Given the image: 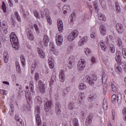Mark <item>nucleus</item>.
Instances as JSON below:
<instances>
[{"instance_id":"47","label":"nucleus","mask_w":126,"mask_h":126,"mask_svg":"<svg viewBox=\"0 0 126 126\" xmlns=\"http://www.w3.org/2000/svg\"><path fill=\"white\" fill-rule=\"evenodd\" d=\"M2 8L4 12H6V6L5 5V2H4V1L2 2Z\"/></svg>"},{"instance_id":"55","label":"nucleus","mask_w":126,"mask_h":126,"mask_svg":"<svg viewBox=\"0 0 126 126\" xmlns=\"http://www.w3.org/2000/svg\"><path fill=\"white\" fill-rule=\"evenodd\" d=\"M35 112L37 113V114H40L41 111L40 110V106H36L35 107Z\"/></svg>"},{"instance_id":"64","label":"nucleus","mask_w":126,"mask_h":126,"mask_svg":"<svg viewBox=\"0 0 126 126\" xmlns=\"http://www.w3.org/2000/svg\"><path fill=\"white\" fill-rule=\"evenodd\" d=\"M91 61L93 63H96V61L95 60V58L92 57L91 59Z\"/></svg>"},{"instance_id":"31","label":"nucleus","mask_w":126,"mask_h":126,"mask_svg":"<svg viewBox=\"0 0 126 126\" xmlns=\"http://www.w3.org/2000/svg\"><path fill=\"white\" fill-rule=\"evenodd\" d=\"M8 53L7 52H5L3 53V60L4 63H6L8 62Z\"/></svg>"},{"instance_id":"35","label":"nucleus","mask_w":126,"mask_h":126,"mask_svg":"<svg viewBox=\"0 0 126 126\" xmlns=\"http://www.w3.org/2000/svg\"><path fill=\"white\" fill-rule=\"evenodd\" d=\"M79 90H84L86 89V85L83 83H81L79 86Z\"/></svg>"},{"instance_id":"36","label":"nucleus","mask_w":126,"mask_h":126,"mask_svg":"<svg viewBox=\"0 0 126 126\" xmlns=\"http://www.w3.org/2000/svg\"><path fill=\"white\" fill-rule=\"evenodd\" d=\"M69 88H67L63 90V93L62 94L63 97H65V95H67L68 94V92H69Z\"/></svg>"},{"instance_id":"62","label":"nucleus","mask_w":126,"mask_h":126,"mask_svg":"<svg viewBox=\"0 0 126 126\" xmlns=\"http://www.w3.org/2000/svg\"><path fill=\"white\" fill-rule=\"evenodd\" d=\"M34 28L36 32H39V28H38V25L37 24H34Z\"/></svg>"},{"instance_id":"52","label":"nucleus","mask_w":126,"mask_h":126,"mask_svg":"<svg viewBox=\"0 0 126 126\" xmlns=\"http://www.w3.org/2000/svg\"><path fill=\"white\" fill-rule=\"evenodd\" d=\"M109 85L110 87H111L112 91H116V87H115V85H114V84H113V83H110Z\"/></svg>"},{"instance_id":"59","label":"nucleus","mask_w":126,"mask_h":126,"mask_svg":"<svg viewBox=\"0 0 126 126\" xmlns=\"http://www.w3.org/2000/svg\"><path fill=\"white\" fill-rule=\"evenodd\" d=\"M95 37H96V32H94L93 33L91 34V38H92V39H94Z\"/></svg>"},{"instance_id":"44","label":"nucleus","mask_w":126,"mask_h":126,"mask_svg":"<svg viewBox=\"0 0 126 126\" xmlns=\"http://www.w3.org/2000/svg\"><path fill=\"white\" fill-rule=\"evenodd\" d=\"M46 19L47 20L48 23H49V24L50 25L52 24V18H51V16L50 15L46 16Z\"/></svg>"},{"instance_id":"1","label":"nucleus","mask_w":126,"mask_h":126,"mask_svg":"<svg viewBox=\"0 0 126 126\" xmlns=\"http://www.w3.org/2000/svg\"><path fill=\"white\" fill-rule=\"evenodd\" d=\"M11 35H10V40L12 44V46L15 50H18L19 48V42H18V38L14 32H12Z\"/></svg>"},{"instance_id":"46","label":"nucleus","mask_w":126,"mask_h":126,"mask_svg":"<svg viewBox=\"0 0 126 126\" xmlns=\"http://www.w3.org/2000/svg\"><path fill=\"white\" fill-rule=\"evenodd\" d=\"M103 108L104 111H107L108 109V103L106 101L103 102Z\"/></svg>"},{"instance_id":"37","label":"nucleus","mask_w":126,"mask_h":126,"mask_svg":"<svg viewBox=\"0 0 126 126\" xmlns=\"http://www.w3.org/2000/svg\"><path fill=\"white\" fill-rule=\"evenodd\" d=\"M16 67L17 72H18V73H21V69L20 68V66L19 65V63L18 62H16Z\"/></svg>"},{"instance_id":"13","label":"nucleus","mask_w":126,"mask_h":126,"mask_svg":"<svg viewBox=\"0 0 126 126\" xmlns=\"http://www.w3.org/2000/svg\"><path fill=\"white\" fill-rule=\"evenodd\" d=\"M93 120V115H90L87 117V119L86 120L85 125L87 126H89L91 125L92 123V121Z\"/></svg>"},{"instance_id":"23","label":"nucleus","mask_w":126,"mask_h":126,"mask_svg":"<svg viewBox=\"0 0 126 126\" xmlns=\"http://www.w3.org/2000/svg\"><path fill=\"white\" fill-rule=\"evenodd\" d=\"M109 50L111 54H114L116 52V49L115 48V45L113 43H108Z\"/></svg>"},{"instance_id":"28","label":"nucleus","mask_w":126,"mask_h":126,"mask_svg":"<svg viewBox=\"0 0 126 126\" xmlns=\"http://www.w3.org/2000/svg\"><path fill=\"white\" fill-rule=\"evenodd\" d=\"M111 101L113 103V104H116V101H117L118 103H119V95H116V94H113L111 96Z\"/></svg>"},{"instance_id":"51","label":"nucleus","mask_w":126,"mask_h":126,"mask_svg":"<svg viewBox=\"0 0 126 126\" xmlns=\"http://www.w3.org/2000/svg\"><path fill=\"white\" fill-rule=\"evenodd\" d=\"M2 28H7V23L5 21H3L2 22Z\"/></svg>"},{"instance_id":"18","label":"nucleus","mask_w":126,"mask_h":126,"mask_svg":"<svg viewBox=\"0 0 126 126\" xmlns=\"http://www.w3.org/2000/svg\"><path fill=\"white\" fill-rule=\"evenodd\" d=\"M48 64L50 68H53L54 66H55V61L53 57H51L49 58Z\"/></svg>"},{"instance_id":"50","label":"nucleus","mask_w":126,"mask_h":126,"mask_svg":"<svg viewBox=\"0 0 126 126\" xmlns=\"http://www.w3.org/2000/svg\"><path fill=\"white\" fill-rule=\"evenodd\" d=\"M85 53L86 55H90V54H91V50H90V49L89 48H86L85 49Z\"/></svg>"},{"instance_id":"40","label":"nucleus","mask_w":126,"mask_h":126,"mask_svg":"<svg viewBox=\"0 0 126 126\" xmlns=\"http://www.w3.org/2000/svg\"><path fill=\"white\" fill-rule=\"evenodd\" d=\"M73 124L74 126H79V123H78V119L74 118L73 119Z\"/></svg>"},{"instance_id":"45","label":"nucleus","mask_w":126,"mask_h":126,"mask_svg":"<svg viewBox=\"0 0 126 126\" xmlns=\"http://www.w3.org/2000/svg\"><path fill=\"white\" fill-rule=\"evenodd\" d=\"M118 46H119V47H121V48H123V41H122V39L121 38L118 39Z\"/></svg>"},{"instance_id":"20","label":"nucleus","mask_w":126,"mask_h":126,"mask_svg":"<svg viewBox=\"0 0 126 126\" xmlns=\"http://www.w3.org/2000/svg\"><path fill=\"white\" fill-rule=\"evenodd\" d=\"M37 53L40 59H45V52L43 49L38 48L37 49Z\"/></svg>"},{"instance_id":"11","label":"nucleus","mask_w":126,"mask_h":126,"mask_svg":"<svg viewBox=\"0 0 126 126\" xmlns=\"http://www.w3.org/2000/svg\"><path fill=\"white\" fill-rule=\"evenodd\" d=\"M57 26L59 31L63 32V25L62 20L60 19L57 20Z\"/></svg>"},{"instance_id":"27","label":"nucleus","mask_w":126,"mask_h":126,"mask_svg":"<svg viewBox=\"0 0 126 126\" xmlns=\"http://www.w3.org/2000/svg\"><path fill=\"white\" fill-rule=\"evenodd\" d=\"M35 120L36 122V124L37 126H41V124H42V121H41V118L40 117V115L36 114L35 116Z\"/></svg>"},{"instance_id":"60","label":"nucleus","mask_w":126,"mask_h":126,"mask_svg":"<svg viewBox=\"0 0 126 126\" xmlns=\"http://www.w3.org/2000/svg\"><path fill=\"white\" fill-rule=\"evenodd\" d=\"M112 115L113 117V120H114L115 119H116V113H115V110H112Z\"/></svg>"},{"instance_id":"12","label":"nucleus","mask_w":126,"mask_h":126,"mask_svg":"<svg viewBox=\"0 0 126 126\" xmlns=\"http://www.w3.org/2000/svg\"><path fill=\"white\" fill-rule=\"evenodd\" d=\"M121 55L122 53H121L120 51H116L115 60L117 63H122V58L121 57Z\"/></svg>"},{"instance_id":"61","label":"nucleus","mask_w":126,"mask_h":126,"mask_svg":"<svg viewBox=\"0 0 126 126\" xmlns=\"http://www.w3.org/2000/svg\"><path fill=\"white\" fill-rule=\"evenodd\" d=\"M22 63V65L23 66H25V65L26 64V59H24L23 60H21Z\"/></svg>"},{"instance_id":"30","label":"nucleus","mask_w":126,"mask_h":126,"mask_svg":"<svg viewBox=\"0 0 126 126\" xmlns=\"http://www.w3.org/2000/svg\"><path fill=\"white\" fill-rule=\"evenodd\" d=\"M115 6H116V10L117 13H120L121 12V7L120 6V4L118 1H115Z\"/></svg>"},{"instance_id":"15","label":"nucleus","mask_w":126,"mask_h":126,"mask_svg":"<svg viewBox=\"0 0 126 126\" xmlns=\"http://www.w3.org/2000/svg\"><path fill=\"white\" fill-rule=\"evenodd\" d=\"M59 79L61 82H64L65 79V75L63 70H61L59 73Z\"/></svg>"},{"instance_id":"53","label":"nucleus","mask_w":126,"mask_h":126,"mask_svg":"<svg viewBox=\"0 0 126 126\" xmlns=\"http://www.w3.org/2000/svg\"><path fill=\"white\" fill-rule=\"evenodd\" d=\"M0 93L2 95H7V91H5L4 90H0Z\"/></svg>"},{"instance_id":"3","label":"nucleus","mask_w":126,"mask_h":126,"mask_svg":"<svg viewBox=\"0 0 126 126\" xmlns=\"http://www.w3.org/2000/svg\"><path fill=\"white\" fill-rule=\"evenodd\" d=\"M44 109L45 112H50L52 107V101L46 98L44 100Z\"/></svg>"},{"instance_id":"9","label":"nucleus","mask_w":126,"mask_h":126,"mask_svg":"<svg viewBox=\"0 0 126 126\" xmlns=\"http://www.w3.org/2000/svg\"><path fill=\"white\" fill-rule=\"evenodd\" d=\"M26 34L29 40H31V41H33V40H34V36L33 35L32 32L30 29H26Z\"/></svg>"},{"instance_id":"6","label":"nucleus","mask_w":126,"mask_h":126,"mask_svg":"<svg viewBox=\"0 0 126 126\" xmlns=\"http://www.w3.org/2000/svg\"><path fill=\"white\" fill-rule=\"evenodd\" d=\"M86 65V63L85 62V60L81 59L78 63L77 68L78 70H83L85 68Z\"/></svg>"},{"instance_id":"54","label":"nucleus","mask_w":126,"mask_h":126,"mask_svg":"<svg viewBox=\"0 0 126 126\" xmlns=\"http://www.w3.org/2000/svg\"><path fill=\"white\" fill-rule=\"evenodd\" d=\"M99 1L100 2L101 5L102 6V7H103V6H106V1L104 0H99Z\"/></svg>"},{"instance_id":"8","label":"nucleus","mask_w":126,"mask_h":126,"mask_svg":"<svg viewBox=\"0 0 126 126\" xmlns=\"http://www.w3.org/2000/svg\"><path fill=\"white\" fill-rule=\"evenodd\" d=\"M61 103L60 102H56L55 105V111L56 115L60 116L62 114V110H61Z\"/></svg>"},{"instance_id":"5","label":"nucleus","mask_w":126,"mask_h":126,"mask_svg":"<svg viewBox=\"0 0 126 126\" xmlns=\"http://www.w3.org/2000/svg\"><path fill=\"white\" fill-rule=\"evenodd\" d=\"M77 36H78V31L75 30L73 31L71 33H69L68 39V41H73L75 38H76Z\"/></svg>"},{"instance_id":"16","label":"nucleus","mask_w":126,"mask_h":126,"mask_svg":"<svg viewBox=\"0 0 126 126\" xmlns=\"http://www.w3.org/2000/svg\"><path fill=\"white\" fill-rule=\"evenodd\" d=\"M88 40V37L87 36H84L83 37H82V38L80 40L78 43L79 47H82V46H83V45H84V44H85L86 42H87Z\"/></svg>"},{"instance_id":"29","label":"nucleus","mask_w":126,"mask_h":126,"mask_svg":"<svg viewBox=\"0 0 126 126\" xmlns=\"http://www.w3.org/2000/svg\"><path fill=\"white\" fill-rule=\"evenodd\" d=\"M68 107L69 110H74V109H76V110L78 109V106L75 107L73 102H70Z\"/></svg>"},{"instance_id":"57","label":"nucleus","mask_w":126,"mask_h":126,"mask_svg":"<svg viewBox=\"0 0 126 126\" xmlns=\"http://www.w3.org/2000/svg\"><path fill=\"white\" fill-rule=\"evenodd\" d=\"M34 79L35 80H39V73L36 72L34 74Z\"/></svg>"},{"instance_id":"2","label":"nucleus","mask_w":126,"mask_h":126,"mask_svg":"<svg viewBox=\"0 0 126 126\" xmlns=\"http://www.w3.org/2000/svg\"><path fill=\"white\" fill-rule=\"evenodd\" d=\"M86 82L90 85H93L94 82L97 80V77L96 75H94L90 76L89 75L86 76Z\"/></svg>"},{"instance_id":"19","label":"nucleus","mask_w":126,"mask_h":126,"mask_svg":"<svg viewBox=\"0 0 126 126\" xmlns=\"http://www.w3.org/2000/svg\"><path fill=\"white\" fill-rule=\"evenodd\" d=\"M107 79H108V77L106 75V73L105 72H104V70H102V83L104 84V87L107 88V85L105 84L106 82H107Z\"/></svg>"},{"instance_id":"41","label":"nucleus","mask_w":126,"mask_h":126,"mask_svg":"<svg viewBox=\"0 0 126 126\" xmlns=\"http://www.w3.org/2000/svg\"><path fill=\"white\" fill-rule=\"evenodd\" d=\"M63 10L64 11H65V12L68 11L69 10H70V7H69V5L67 4H65L63 7Z\"/></svg>"},{"instance_id":"25","label":"nucleus","mask_w":126,"mask_h":126,"mask_svg":"<svg viewBox=\"0 0 126 126\" xmlns=\"http://www.w3.org/2000/svg\"><path fill=\"white\" fill-rule=\"evenodd\" d=\"M96 98H97V95L96 94H93L89 95L88 100L89 102H92V101H94Z\"/></svg>"},{"instance_id":"63","label":"nucleus","mask_w":126,"mask_h":126,"mask_svg":"<svg viewBox=\"0 0 126 126\" xmlns=\"http://www.w3.org/2000/svg\"><path fill=\"white\" fill-rule=\"evenodd\" d=\"M8 1L10 6H11V7H13V2L12 1V0H9Z\"/></svg>"},{"instance_id":"4","label":"nucleus","mask_w":126,"mask_h":126,"mask_svg":"<svg viewBox=\"0 0 126 126\" xmlns=\"http://www.w3.org/2000/svg\"><path fill=\"white\" fill-rule=\"evenodd\" d=\"M56 41L58 46H62L63 42V37L61 32L57 33L56 35Z\"/></svg>"},{"instance_id":"49","label":"nucleus","mask_w":126,"mask_h":126,"mask_svg":"<svg viewBox=\"0 0 126 126\" xmlns=\"http://www.w3.org/2000/svg\"><path fill=\"white\" fill-rule=\"evenodd\" d=\"M122 56H123V58L124 59H126V48H123L122 49Z\"/></svg>"},{"instance_id":"43","label":"nucleus","mask_w":126,"mask_h":126,"mask_svg":"<svg viewBox=\"0 0 126 126\" xmlns=\"http://www.w3.org/2000/svg\"><path fill=\"white\" fill-rule=\"evenodd\" d=\"M16 90L19 91L18 94H20L21 92H22V89H21V85H19L18 84H16Z\"/></svg>"},{"instance_id":"26","label":"nucleus","mask_w":126,"mask_h":126,"mask_svg":"<svg viewBox=\"0 0 126 126\" xmlns=\"http://www.w3.org/2000/svg\"><path fill=\"white\" fill-rule=\"evenodd\" d=\"M99 44L102 51L103 52H106V51H107V47L106 46V44H105V42L103 41V40H101L99 42Z\"/></svg>"},{"instance_id":"34","label":"nucleus","mask_w":126,"mask_h":126,"mask_svg":"<svg viewBox=\"0 0 126 126\" xmlns=\"http://www.w3.org/2000/svg\"><path fill=\"white\" fill-rule=\"evenodd\" d=\"M75 18V13H72L69 17V20H70V22H73V19Z\"/></svg>"},{"instance_id":"22","label":"nucleus","mask_w":126,"mask_h":126,"mask_svg":"<svg viewBox=\"0 0 126 126\" xmlns=\"http://www.w3.org/2000/svg\"><path fill=\"white\" fill-rule=\"evenodd\" d=\"M99 32L101 35L102 36H105L107 33L106 27H105L104 25L100 26L99 27Z\"/></svg>"},{"instance_id":"17","label":"nucleus","mask_w":126,"mask_h":126,"mask_svg":"<svg viewBox=\"0 0 126 126\" xmlns=\"http://www.w3.org/2000/svg\"><path fill=\"white\" fill-rule=\"evenodd\" d=\"M15 119L17 122V124L19 125V126H24V123L22 121V119L19 117L18 115H16Z\"/></svg>"},{"instance_id":"42","label":"nucleus","mask_w":126,"mask_h":126,"mask_svg":"<svg viewBox=\"0 0 126 126\" xmlns=\"http://www.w3.org/2000/svg\"><path fill=\"white\" fill-rule=\"evenodd\" d=\"M38 61L34 60V62L32 63V65L31 69H35V68H36V65H37V64H38Z\"/></svg>"},{"instance_id":"32","label":"nucleus","mask_w":126,"mask_h":126,"mask_svg":"<svg viewBox=\"0 0 126 126\" xmlns=\"http://www.w3.org/2000/svg\"><path fill=\"white\" fill-rule=\"evenodd\" d=\"M30 91L32 93H34V82H33V81H31L30 82Z\"/></svg>"},{"instance_id":"33","label":"nucleus","mask_w":126,"mask_h":126,"mask_svg":"<svg viewBox=\"0 0 126 126\" xmlns=\"http://www.w3.org/2000/svg\"><path fill=\"white\" fill-rule=\"evenodd\" d=\"M56 80H57V76L56 75L54 76V75H53L51 77V80L50 81V84L53 85V84L56 82Z\"/></svg>"},{"instance_id":"7","label":"nucleus","mask_w":126,"mask_h":126,"mask_svg":"<svg viewBox=\"0 0 126 126\" xmlns=\"http://www.w3.org/2000/svg\"><path fill=\"white\" fill-rule=\"evenodd\" d=\"M37 88L41 93H44L46 91V84H44L42 81L39 80L38 82Z\"/></svg>"},{"instance_id":"56","label":"nucleus","mask_w":126,"mask_h":126,"mask_svg":"<svg viewBox=\"0 0 126 126\" xmlns=\"http://www.w3.org/2000/svg\"><path fill=\"white\" fill-rule=\"evenodd\" d=\"M33 15L36 18H39V13L36 10L33 11Z\"/></svg>"},{"instance_id":"38","label":"nucleus","mask_w":126,"mask_h":126,"mask_svg":"<svg viewBox=\"0 0 126 126\" xmlns=\"http://www.w3.org/2000/svg\"><path fill=\"white\" fill-rule=\"evenodd\" d=\"M93 4L94 6V8H95V12L96 13H98V11H99V8L98 7V5L97 4V2H96V1H94L93 2Z\"/></svg>"},{"instance_id":"24","label":"nucleus","mask_w":126,"mask_h":126,"mask_svg":"<svg viewBox=\"0 0 126 126\" xmlns=\"http://www.w3.org/2000/svg\"><path fill=\"white\" fill-rule=\"evenodd\" d=\"M49 37L47 35L44 34L43 36V45L44 47H47L49 43Z\"/></svg>"},{"instance_id":"14","label":"nucleus","mask_w":126,"mask_h":126,"mask_svg":"<svg viewBox=\"0 0 126 126\" xmlns=\"http://www.w3.org/2000/svg\"><path fill=\"white\" fill-rule=\"evenodd\" d=\"M25 97L28 103H31L32 102V96L30 93L28 91H25Z\"/></svg>"},{"instance_id":"39","label":"nucleus","mask_w":126,"mask_h":126,"mask_svg":"<svg viewBox=\"0 0 126 126\" xmlns=\"http://www.w3.org/2000/svg\"><path fill=\"white\" fill-rule=\"evenodd\" d=\"M98 19L99 20H102L103 21H106V17L102 14H98Z\"/></svg>"},{"instance_id":"48","label":"nucleus","mask_w":126,"mask_h":126,"mask_svg":"<svg viewBox=\"0 0 126 126\" xmlns=\"http://www.w3.org/2000/svg\"><path fill=\"white\" fill-rule=\"evenodd\" d=\"M115 68L116 71H117V72L118 71L119 72H121V71H122V68L119 66V65H115Z\"/></svg>"},{"instance_id":"58","label":"nucleus","mask_w":126,"mask_h":126,"mask_svg":"<svg viewBox=\"0 0 126 126\" xmlns=\"http://www.w3.org/2000/svg\"><path fill=\"white\" fill-rule=\"evenodd\" d=\"M36 99L37 101L38 102L39 104H41V103H42V98L40 96H37Z\"/></svg>"},{"instance_id":"21","label":"nucleus","mask_w":126,"mask_h":126,"mask_svg":"<svg viewBox=\"0 0 126 126\" xmlns=\"http://www.w3.org/2000/svg\"><path fill=\"white\" fill-rule=\"evenodd\" d=\"M74 65V57L73 56H70L69 58V63L68 67L71 68Z\"/></svg>"},{"instance_id":"10","label":"nucleus","mask_w":126,"mask_h":126,"mask_svg":"<svg viewBox=\"0 0 126 126\" xmlns=\"http://www.w3.org/2000/svg\"><path fill=\"white\" fill-rule=\"evenodd\" d=\"M124 26L122 24L118 23L116 24V30L119 34H122L124 32Z\"/></svg>"}]
</instances>
